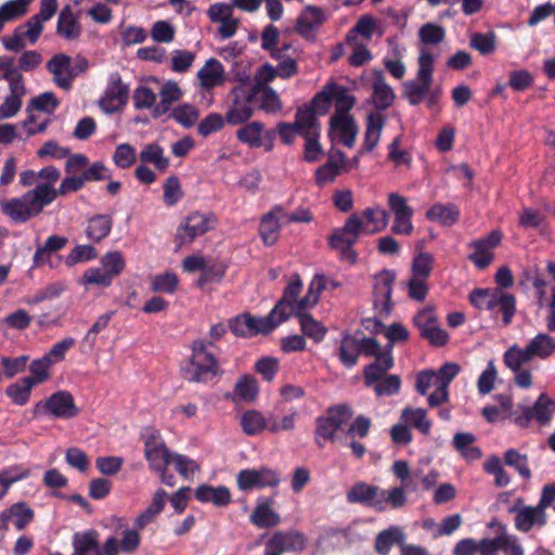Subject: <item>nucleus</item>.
Wrapping results in <instances>:
<instances>
[{
	"mask_svg": "<svg viewBox=\"0 0 555 555\" xmlns=\"http://www.w3.org/2000/svg\"><path fill=\"white\" fill-rule=\"evenodd\" d=\"M33 0H10L0 5V18L3 23L14 21L27 12Z\"/></svg>",
	"mask_w": 555,
	"mask_h": 555,
	"instance_id": "obj_52",
	"label": "nucleus"
},
{
	"mask_svg": "<svg viewBox=\"0 0 555 555\" xmlns=\"http://www.w3.org/2000/svg\"><path fill=\"white\" fill-rule=\"evenodd\" d=\"M254 317L248 313H242L229 320V328L235 335L240 337H254L255 324Z\"/></svg>",
	"mask_w": 555,
	"mask_h": 555,
	"instance_id": "obj_46",
	"label": "nucleus"
},
{
	"mask_svg": "<svg viewBox=\"0 0 555 555\" xmlns=\"http://www.w3.org/2000/svg\"><path fill=\"white\" fill-rule=\"evenodd\" d=\"M374 74L372 80V101L373 105L378 111H384L390 107L395 100L393 90L389 85L384 81L382 72H372Z\"/></svg>",
	"mask_w": 555,
	"mask_h": 555,
	"instance_id": "obj_25",
	"label": "nucleus"
},
{
	"mask_svg": "<svg viewBox=\"0 0 555 555\" xmlns=\"http://www.w3.org/2000/svg\"><path fill=\"white\" fill-rule=\"evenodd\" d=\"M379 493V487L360 481L347 491L346 498L351 504H361L377 511V508H380Z\"/></svg>",
	"mask_w": 555,
	"mask_h": 555,
	"instance_id": "obj_13",
	"label": "nucleus"
},
{
	"mask_svg": "<svg viewBox=\"0 0 555 555\" xmlns=\"http://www.w3.org/2000/svg\"><path fill=\"white\" fill-rule=\"evenodd\" d=\"M325 21L324 12L317 5H307L297 18L296 31L304 38L313 37V31Z\"/></svg>",
	"mask_w": 555,
	"mask_h": 555,
	"instance_id": "obj_17",
	"label": "nucleus"
},
{
	"mask_svg": "<svg viewBox=\"0 0 555 555\" xmlns=\"http://www.w3.org/2000/svg\"><path fill=\"white\" fill-rule=\"evenodd\" d=\"M393 358L387 357L385 360L375 359L363 367V383L365 387H373L384 378L387 372L393 366Z\"/></svg>",
	"mask_w": 555,
	"mask_h": 555,
	"instance_id": "obj_34",
	"label": "nucleus"
},
{
	"mask_svg": "<svg viewBox=\"0 0 555 555\" xmlns=\"http://www.w3.org/2000/svg\"><path fill=\"white\" fill-rule=\"evenodd\" d=\"M294 126L299 130L300 137L321 133V124L313 107L299 106L295 114Z\"/></svg>",
	"mask_w": 555,
	"mask_h": 555,
	"instance_id": "obj_22",
	"label": "nucleus"
},
{
	"mask_svg": "<svg viewBox=\"0 0 555 555\" xmlns=\"http://www.w3.org/2000/svg\"><path fill=\"white\" fill-rule=\"evenodd\" d=\"M258 391L257 380L250 375H243L235 383L234 392L244 401H254L258 396Z\"/></svg>",
	"mask_w": 555,
	"mask_h": 555,
	"instance_id": "obj_54",
	"label": "nucleus"
},
{
	"mask_svg": "<svg viewBox=\"0 0 555 555\" xmlns=\"http://www.w3.org/2000/svg\"><path fill=\"white\" fill-rule=\"evenodd\" d=\"M241 426L246 435L256 436L266 429L267 421L260 412L250 410L242 415Z\"/></svg>",
	"mask_w": 555,
	"mask_h": 555,
	"instance_id": "obj_49",
	"label": "nucleus"
},
{
	"mask_svg": "<svg viewBox=\"0 0 555 555\" xmlns=\"http://www.w3.org/2000/svg\"><path fill=\"white\" fill-rule=\"evenodd\" d=\"M370 232L366 223H364L358 214H353L347 218L341 228L336 229L330 236V244L353 246L361 234Z\"/></svg>",
	"mask_w": 555,
	"mask_h": 555,
	"instance_id": "obj_11",
	"label": "nucleus"
},
{
	"mask_svg": "<svg viewBox=\"0 0 555 555\" xmlns=\"http://www.w3.org/2000/svg\"><path fill=\"white\" fill-rule=\"evenodd\" d=\"M263 129V124L255 120L237 129L236 138L242 143L257 149L263 144L261 137Z\"/></svg>",
	"mask_w": 555,
	"mask_h": 555,
	"instance_id": "obj_40",
	"label": "nucleus"
},
{
	"mask_svg": "<svg viewBox=\"0 0 555 555\" xmlns=\"http://www.w3.org/2000/svg\"><path fill=\"white\" fill-rule=\"evenodd\" d=\"M336 91L335 83L326 85L320 92H318L310 101L308 107H313L315 114L325 115L333 102L334 93Z\"/></svg>",
	"mask_w": 555,
	"mask_h": 555,
	"instance_id": "obj_50",
	"label": "nucleus"
},
{
	"mask_svg": "<svg viewBox=\"0 0 555 555\" xmlns=\"http://www.w3.org/2000/svg\"><path fill=\"white\" fill-rule=\"evenodd\" d=\"M39 406H42L56 418H72L79 413L73 395L67 390H59L52 393L46 401L38 402L36 410Z\"/></svg>",
	"mask_w": 555,
	"mask_h": 555,
	"instance_id": "obj_9",
	"label": "nucleus"
},
{
	"mask_svg": "<svg viewBox=\"0 0 555 555\" xmlns=\"http://www.w3.org/2000/svg\"><path fill=\"white\" fill-rule=\"evenodd\" d=\"M72 555H102L99 544L98 531L90 529L82 532H75L73 535Z\"/></svg>",
	"mask_w": 555,
	"mask_h": 555,
	"instance_id": "obj_23",
	"label": "nucleus"
},
{
	"mask_svg": "<svg viewBox=\"0 0 555 555\" xmlns=\"http://www.w3.org/2000/svg\"><path fill=\"white\" fill-rule=\"evenodd\" d=\"M34 386L29 377H22L7 387L5 395L14 404L22 406L28 402Z\"/></svg>",
	"mask_w": 555,
	"mask_h": 555,
	"instance_id": "obj_38",
	"label": "nucleus"
},
{
	"mask_svg": "<svg viewBox=\"0 0 555 555\" xmlns=\"http://www.w3.org/2000/svg\"><path fill=\"white\" fill-rule=\"evenodd\" d=\"M404 531L398 526H391L380 532L375 538L374 548L379 555H388L393 545H400L405 541Z\"/></svg>",
	"mask_w": 555,
	"mask_h": 555,
	"instance_id": "obj_28",
	"label": "nucleus"
},
{
	"mask_svg": "<svg viewBox=\"0 0 555 555\" xmlns=\"http://www.w3.org/2000/svg\"><path fill=\"white\" fill-rule=\"evenodd\" d=\"M496 292L499 288H474L469 293V302L476 309L492 311L495 309Z\"/></svg>",
	"mask_w": 555,
	"mask_h": 555,
	"instance_id": "obj_44",
	"label": "nucleus"
},
{
	"mask_svg": "<svg viewBox=\"0 0 555 555\" xmlns=\"http://www.w3.org/2000/svg\"><path fill=\"white\" fill-rule=\"evenodd\" d=\"M385 117L380 113H370L366 117L365 134L362 149L372 152L379 142L382 131L385 127Z\"/></svg>",
	"mask_w": 555,
	"mask_h": 555,
	"instance_id": "obj_30",
	"label": "nucleus"
},
{
	"mask_svg": "<svg viewBox=\"0 0 555 555\" xmlns=\"http://www.w3.org/2000/svg\"><path fill=\"white\" fill-rule=\"evenodd\" d=\"M5 522L9 526L13 524L16 530H24L35 518L34 511L24 502L12 504L9 508L1 512Z\"/></svg>",
	"mask_w": 555,
	"mask_h": 555,
	"instance_id": "obj_24",
	"label": "nucleus"
},
{
	"mask_svg": "<svg viewBox=\"0 0 555 555\" xmlns=\"http://www.w3.org/2000/svg\"><path fill=\"white\" fill-rule=\"evenodd\" d=\"M515 528L524 533H528L533 527L542 528L547 524V514L539 504L526 506L515 515Z\"/></svg>",
	"mask_w": 555,
	"mask_h": 555,
	"instance_id": "obj_15",
	"label": "nucleus"
},
{
	"mask_svg": "<svg viewBox=\"0 0 555 555\" xmlns=\"http://www.w3.org/2000/svg\"><path fill=\"white\" fill-rule=\"evenodd\" d=\"M405 488H409V483L395 487L389 491L380 489L378 500V502H380V508H377V511L384 512L387 504H389L392 508H401L404 506L406 503Z\"/></svg>",
	"mask_w": 555,
	"mask_h": 555,
	"instance_id": "obj_43",
	"label": "nucleus"
},
{
	"mask_svg": "<svg viewBox=\"0 0 555 555\" xmlns=\"http://www.w3.org/2000/svg\"><path fill=\"white\" fill-rule=\"evenodd\" d=\"M288 318L286 315L283 317V314H280V312H274V307L271 309V311L266 317L255 318L254 317V324L256 326L255 328V335L258 334H269L273 330H275L280 324L287 321Z\"/></svg>",
	"mask_w": 555,
	"mask_h": 555,
	"instance_id": "obj_51",
	"label": "nucleus"
},
{
	"mask_svg": "<svg viewBox=\"0 0 555 555\" xmlns=\"http://www.w3.org/2000/svg\"><path fill=\"white\" fill-rule=\"evenodd\" d=\"M268 541L282 554L299 553L306 548V537L296 530H279Z\"/></svg>",
	"mask_w": 555,
	"mask_h": 555,
	"instance_id": "obj_16",
	"label": "nucleus"
},
{
	"mask_svg": "<svg viewBox=\"0 0 555 555\" xmlns=\"http://www.w3.org/2000/svg\"><path fill=\"white\" fill-rule=\"evenodd\" d=\"M504 463L514 467L521 477L529 479L531 472L528 467V459L526 454L519 453L516 449H508L504 453Z\"/></svg>",
	"mask_w": 555,
	"mask_h": 555,
	"instance_id": "obj_58",
	"label": "nucleus"
},
{
	"mask_svg": "<svg viewBox=\"0 0 555 555\" xmlns=\"http://www.w3.org/2000/svg\"><path fill=\"white\" fill-rule=\"evenodd\" d=\"M82 175L64 178L55 189L52 185L37 184L20 197L9 199L2 205V211L17 223H25L42 212L43 208L53 203L59 195L77 192L85 186Z\"/></svg>",
	"mask_w": 555,
	"mask_h": 555,
	"instance_id": "obj_1",
	"label": "nucleus"
},
{
	"mask_svg": "<svg viewBox=\"0 0 555 555\" xmlns=\"http://www.w3.org/2000/svg\"><path fill=\"white\" fill-rule=\"evenodd\" d=\"M215 227V218L211 214L192 211L178 227L175 241L178 248L192 243L196 237L204 235Z\"/></svg>",
	"mask_w": 555,
	"mask_h": 555,
	"instance_id": "obj_5",
	"label": "nucleus"
},
{
	"mask_svg": "<svg viewBox=\"0 0 555 555\" xmlns=\"http://www.w3.org/2000/svg\"><path fill=\"white\" fill-rule=\"evenodd\" d=\"M166 496L167 492L164 489H158L154 493L150 506L144 509L134 521V527L138 530L143 529L146 525L154 521L155 517L164 509Z\"/></svg>",
	"mask_w": 555,
	"mask_h": 555,
	"instance_id": "obj_35",
	"label": "nucleus"
},
{
	"mask_svg": "<svg viewBox=\"0 0 555 555\" xmlns=\"http://www.w3.org/2000/svg\"><path fill=\"white\" fill-rule=\"evenodd\" d=\"M144 455L152 470H159L171 463L173 454L169 452L157 431L153 430L144 437Z\"/></svg>",
	"mask_w": 555,
	"mask_h": 555,
	"instance_id": "obj_10",
	"label": "nucleus"
},
{
	"mask_svg": "<svg viewBox=\"0 0 555 555\" xmlns=\"http://www.w3.org/2000/svg\"><path fill=\"white\" fill-rule=\"evenodd\" d=\"M396 281V272L390 269H384L374 276V298L375 302L383 301V311L389 314L391 310L392 285Z\"/></svg>",
	"mask_w": 555,
	"mask_h": 555,
	"instance_id": "obj_14",
	"label": "nucleus"
},
{
	"mask_svg": "<svg viewBox=\"0 0 555 555\" xmlns=\"http://www.w3.org/2000/svg\"><path fill=\"white\" fill-rule=\"evenodd\" d=\"M212 341L197 339L192 344V357L190 361L181 367L182 376L190 383H208L216 376L223 374L215 356L207 351V346Z\"/></svg>",
	"mask_w": 555,
	"mask_h": 555,
	"instance_id": "obj_3",
	"label": "nucleus"
},
{
	"mask_svg": "<svg viewBox=\"0 0 555 555\" xmlns=\"http://www.w3.org/2000/svg\"><path fill=\"white\" fill-rule=\"evenodd\" d=\"M433 85V72H417L414 79L403 82V96L410 105H418L429 92Z\"/></svg>",
	"mask_w": 555,
	"mask_h": 555,
	"instance_id": "obj_12",
	"label": "nucleus"
},
{
	"mask_svg": "<svg viewBox=\"0 0 555 555\" xmlns=\"http://www.w3.org/2000/svg\"><path fill=\"white\" fill-rule=\"evenodd\" d=\"M80 25L74 16L70 5L66 4L59 14L56 34L66 40H74L80 36Z\"/></svg>",
	"mask_w": 555,
	"mask_h": 555,
	"instance_id": "obj_31",
	"label": "nucleus"
},
{
	"mask_svg": "<svg viewBox=\"0 0 555 555\" xmlns=\"http://www.w3.org/2000/svg\"><path fill=\"white\" fill-rule=\"evenodd\" d=\"M128 98V85L121 82L118 73H114L103 96L99 101V105L106 114H114L127 104Z\"/></svg>",
	"mask_w": 555,
	"mask_h": 555,
	"instance_id": "obj_8",
	"label": "nucleus"
},
{
	"mask_svg": "<svg viewBox=\"0 0 555 555\" xmlns=\"http://www.w3.org/2000/svg\"><path fill=\"white\" fill-rule=\"evenodd\" d=\"M367 223L374 224V228L367 234L383 231L388 224V212L380 207H369L362 212Z\"/></svg>",
	"mask_w": 555,
	"mask_h": 555,
	"instance_id": "obj_60",
	"label": "nucleus"
},
{
	"mask_svg": "<svg viewBox=\"0 0 555 555\" xmlns=\"http://www.w3.org/2000/svg\"><path fill=\"white\" fill-rule=\"evenodd\" d=\"M52 365V361H50V359L46 358L44 356L31 361L29 365V372L33 376L28 377L35 386L46 382L50 377L49 370Z\"/></svg>",
	"mask_w": 555,
	"mask_h": 555,
	"instance_id": "obj_61",
	"label": "nucleus"
},
{
	"mask_svg": "<svg viewBox=\"0 0 555 555\" xmlns=\"http://www.w3.org/2000/svg\"><path fill=\"white\" fill-rule=\"evenodd\" d=\"M468 247L473 248L474 251L467 256V259L478 269L483 270L493 261L494 254L490 249L483 247L481 243L472 241L468 243Z\"/></svg>",
	"mask_w": 555,
	"mask_h": 555,
	"instance_id": "obj_57",
	"label": "nucleus"
},
{
	"mask_svg": "<svg viewBox=\"0 0 555 555\" xmlns=\"http://www.w3.org/2000/svg\"><path fill=\"white\" fill-rule=\"evenodd\" d=\"M505 365L512 371H519L521 366L531 361L527 350L519 348L516 344L509 347L503 356Z\"/></svg>",
	"mask_w": 555,
	"mask_h": 555,
	"instance_id": "obj_55",
	"label": "nucleus"
},
{
	"mask_svg": "<svg viewBox=\"0 0 555 555\" xmlns=\"http://www.w3.org/2000/svg\"><path fill=\"white\" fill-rule=\"evenodd\" d=\"M334 130L339 132L340 140L345 146L349 149L353 147L358 134L356 120L348 119L334 125L330 124V132Z\"/></svg>",
	"mask_w": 555,
	"mask_h": 555,
	"instance_id": "obj_59",
	"label": "nucleus"
},
{
	"mask_svg": "<svg viewBox=\"0 0 555 555\" xmlns=\"http://www.w3.org/2000/svg\"><path fill=\"white\" fill-rule=\"evenodd\" d=\"M388 206L390 210L393 212L395 217H397L398 221H403L404 223H406L408 228H405L404 231L413 232L414 227L412 224V217L414 214V209L408 205L406 198L395 192L389 193Z\"/></svg>",
	"mask_w": 555,
	"mask_h": 555,
	"instance_id": "obj_33",
	"label": "nucleus"
},
{
	"mask_svg": "<svg viewBox=\"0 0 555 555\" xmlns=\"http://www.w3.org/2000/svg\"><path fill=\"white\" fill-rule=\"evenodd\" d=\"M301 291L302 282L299 275L296 274L284 288L283 296L274 305V312H280V314L286 315L289 319L294 311L293 302Z\"/></svg>",
	"mask_w": 555,
	"mask_h": 555,
	"instance_id": "obj_26",
	"label": "nucleus"
},
{
	"mask_svg": "<svg viewBox=\"0 0 555 555\" xmlns=\"http://www.w3.org/2000/svg\"><path fill=\"white\" fill-rule=\"evenodd\" d=\"M337 357L340 363L347 369H352L357 365L360 353L357 350L356 337L349 334L343 336L337 350Z\"/></svg>",
	"mask_w": 555,
	"mask_h": 555,
	"instance_id": "obj_39",
	"label": "nucleus"
},
{
	"mask_svg": "<svg viewBox=\"0 0 555 555\" xmlns=\"http://www.w3.org/2000/svg\"><path fill=\"white\" fill-rule=\"evenodd\" d=\"M102 268L113 278L118 276L125 269V259L120 251L106 253L101 258Z\"/></svg>",
	"mask_w": 555,
	"mask_h": 555,
	"instance_id": "obj_62",
	"label": "nucleus"
},
{
	"mask_svg": "<svg viewBox=\"0 0 555 555\" xmlns=\"http://www.w3.org/2000/svg\"><path fill=\"white\" fill-rule=\"evenodd\" d=\"M236 482L238 489L243 491L255 488L276 487L280 483V475L264 466L259 469L246 468L237 474Z\"/></svg>",
	"mask_w": 555,
	"mask_h": 555,
	"instance_id": "obj_7",
	"label": "nucleus"
},
{
	"mask_svg": "<svg viewBox=\"0 0 555 555\" xmlns=\"http://www.w3.org/2000/svg\"><path fill=\"white\" fill-rule=\"evenodd\" d=\"M113 217L107 214H96L88 218L85 230L86 236L92 243H100L107 237L113 228Z\"/></svg>",
	"mask_w": 555,
	"mask_h": 555,
	"instance_id": "obj_20",
	"label": "nucleus"
},
{
	"mask_svg": "<svg viewBox=\"0 0 555 555\" xmlns=\"http://www.w3.org/2000/svg\"><path fill=\"white\" fill-rule=\"evenodd\" d=\"M296 72H256L253 83L248 87L246 81L249 80L247 72H236L235 79L242 85L235 87V91L242 92V98L247 103L254 102L258 95H261V107L267 112H276L281 108V102L278 93L268 86L276 76L284 79L291 78Z\"/></svg>",
	"mask_w": 555,
	"mask_h": 555,
	"instance_id": "obj_2",
	"label": "nucleus"
},
{
	"mask_svg": "<svg viewBox=\"0 0 555 555\" xmlns=\"http://www.w3.org/2000/svg\"><path fill=\"white\" fill-rule=\"evenodd\" d=\"M333 101H335V112L330 118V124H338L344 120H354L349 114L356 103V98L348 94L343 88L336 85V91L334 93Z\"/></svg>",
	"mask_w": 555,
	"mask_h": 555,
	"instance_id": "obj_29",
	"label": "nucleus"
},
{
	"mask_svg": "<svg viewBox=\"0 0 555 555\" xmlns=\"http://www.w3.org/2000/svg\"><path fill=\"white\" fill-rule=\"evenodd\" d=\"M426 219L436 221L444 227L453 225L460 218V210L454 204H434L425 214Z\"/></svg>",
	"mask_w": 555,
	"mask_h": 555,
	"instance_id": "obj_32",
	"label": "nucleus"
},
{
	"mask_svg": "<svg viewBox=\"0 0 555 555\" xmlns=\"http://www.w3.org/2000/svg\"><path fill=\"white\" fill-rule=\"evenodd\" d=\"M326 287L324 275H315L312 280L308 294L300 298L299 300H295L293 302V314L297 318V313H308L307 310L314 307L319 301V296L322 291Z\"/></svg>",
	"mask_w": 555,
	"mask_h": 555,
	"instance_id": "obj_27",
	"label": "nucleus"
},
{
	"mask_svg": "<svg viewBox=\"0 0 555 555\" xmlns=\"http://www.w3.org/2000/svg\"><path fill=\"white\" fill-rule=\"evenodd\" d=\"M234 100L233 105L230 107L225 114V120L230 125H240L248 120L253 114L254 108L244 100V103L240 102V98L242 96V92L240 90L235 91L233 89Z\"/></svg>",
	"mask_w": 555,
	"mask_h": 555,
	"instance_id": "obj_36",
	"label": "nucleus"
},
{
	"mask_svg": "<svg viewBox=\"0 0 555 555\" xmlns=\"http://www.w3.org/2000/svg\"><path fill=\"white\" fill-rule=\"evenodd\" d=\"M519 410H521L520 415L514 418L518 427L527 428L532 420L540 425H546L555 413V401L547 393L542 392L532 406L519 403Z\"/></svg>",
	"mask_w": 555,
	"mask_h": 555,
	"instance_id": "obj_6",
	"label": "nucleus"
},
{
	"mask_svg": "<svg viewBox=\"0 0 555 555\" xmlns=\"http://www.w3.org/2000/svg\"><path fill=\"white\" fill-rule=\"evenodd\" d=\"M495 308L502 312V322L505 326L509 325L516 313V297L513 294L505 293L501 288L496 292Z\"/></svg>",
	"mask_w": 555,
	"mask_h": 555,
	"instance_id": "obj_48",
	"label": "nucleus"
},
{
	"mask_svg": "<svg viewBox=\"0 0 555 555\" xmlns=\"http://www.w3.org/2000/svg\"><path fill=\"white\" fill-rule=\"evenodd\" d=\"M426 415L427 412L425 409L405 408L402 411L401 418L404 420L405 423L414 426L423 435H428L431 428V421L428 420Z\"/></svg>",
	"mask_w": 555,
	"mask_h": 555,
	"instance_id": "obj_45",
	"label": "nucleus"
},
{
	"mask_svg": "<svg viewBox=\"0 0 555 555\" xmlns=\"http://www.w3.org/2000/svg\"><path fill=\"white\" fill-rule=\"evenodd\" d=\"M195 499L202 503H212L217 507H224L231 502V492L225 486L201 485L195 490Z\"/></svg>",
	"mask_w": 555,
	"mask_h": 555,
	"instance_id": "obj_21",
	"label": "nucleus"
},
{
	"mask_svg": "<svg viewBox=\"0 0 555 555\" xmlns=\"http://www.w3.org/2000/svg\"><path fill=\"white\" fill-rule=\"evenodd\" d=\"M98 257V250L90 244L75 246L65 258V264L73 267L80 262L93 260Z\"/></svg>",
	"mask_w": 555,
	"mask_h": 555,
	"instance_id": "obj_56",
	"label": "nucleus"
},
{
	"mask_svg": "<svg viewBox=\"0 0 555 555\" xmlns=\"http://www.w3.org/2000/svg\"><path fill=\"white\" fill-rule=\"evenodd\" d=\"M60 105V101L51 91H46L37 96L31 98L28 103L27 112L37 111L47 114H52Z\"/></svg>",
	"mask_w": 555,
	"mask_h": 555,
	"instance_id": "obj_47",
	"label": "nucleus"
},
{
	"mask_svg": "<svg viewBox=\"0 0 555 555\" xmlns=\"http://www.w3.org/2000/svg\"><path fill=\"white\" fill-rule=\"evenodd\" d=\"M352 414V409L346 403L330 406L325 415L315 418V435L334 442L336 433L351 420Z\"/></svg>",
	"mask_w": 555,
	"mask_h": 555,
	"instance_id": "obj_4",
	"label": "nucleus"
},
{
	"mask_svg": "<svg viewBox=\"0 0 555 555\" xmlns=\"http://www.w3.org/2000/svg\"><path fill=\"white\" fill-rule=\"evenodd\" d=\"M531 358L539 357L542 359L551 356L553 350L555 349L554 339L544 333L538 334L525 348Z\"/></svg>",
	"mask_w": 555,
	"mask_h": 555,
	"instance_id": "obj_42",
	"label": "nucleus"
},
{
	"mask_svg": "<svg viewBox=\"0 0 555 555\" xmlns=\"http://www.w3.org/2000/svg\"><path fill=\"white\" fill-rule=\"evenodd\" d=\"M137 160L135 150L128 143H121L116 146L113 162L121 169L131 167Z\"/></svg>",
	"mask_w": 555,
	"mask_h": 555,
	"instance_id": "obj_64",
	"label": "nucleus"
},
{
	"mask_svg": "<svg viewBox=\"0 0 555 555\" xmlns=\"http://www.w3.org/2000/svg\"><path fill=\"white\" fill-rule=\"evenodd\" d=\"M297 319L304 337H308L317 344L324 339L327 328L310 313L298 312Z\"/></svg>",
	"mask_w": 555,
	"mask_h": 555,
	"instance_id": "obj_37",
	"label": "nucleus"
},
{
	"mask_svg": "<svg viewBox=\"0 0 555 555\" xmlns=\"http://www.w3.org/2000/svg\"><path fill=\"white\" fill-rule=\"evenodd\" d=\"M199 116V111L191 104H181L173 108L171 117L185 129L192 128Z\"/></svg>",
	"mask_w": 555,
	"mask_h": 555,
	"instance_id": "obj_53",
	"label": "nucleus"
},
{
	"mask_svg": "<svg viewBox=\"0 0 555 555\" xmlns=\"http://www.w3.org/2000/svg\"><path fill=\"white\" fill-rule=\"evenodd\" d=\"M140 160L143 164H153L159 171H165L170 162L164 156V150L156 143L146 144L140 152Z\"/></svg>",
	"mask_w": 555,
	"mask_h": 555,
	"instance_id": "obj_41",
	"label": "nucleus"
},
{
	"mask_svg": "<svg viewBox=\"0 0 555 555\" xmlns=\"http://www.w3.org/2000/svg\"><path fill=\"white\" fill-rule=\"evenodd\" d=\"M272 503L273 499L271 498H259L249 516V521L260 529L278 526L281 522V516L271 508Z\"/></svg>",
	"mask_w": 555,
	"mask_h": 555,
	"instance_id": "obj_18",
	"label": "nucleus"
},
{
	"mask_svg": "<svg viewBox=\"0 0 555 555\" xmlns=\"http://www.w3.org/2000/svg\"><path fill=\"white\" fill-rule=\"evenodd\" d=\"M401 388V378L399 375H386L385 378L379 380L373 386L374 392L377 397H390L399 393Z\"/></svg>",
	"mask_w": 555,
	"mask_h": 555,
	"instance_id": "obj_63",
	"label": "nucleus"
},
{
	"mask_svg": "<svg viewBox=\"0 0 555 555\" xmlns=\"http://www.w3.org/2000/svg\"><path fill=\"white\" fill-rule=\"evenodd\" d=\"M281 214H284V208L281 205H275L261 218L259 234L267 246L274 245L279 238L281 224L276 216H281Z\"/></svg>",
	"mask_w": 555,
	"mask_h": 555,
	"instance_id": "obj_19",
	"label": "nucleus"
}]
</instances>
